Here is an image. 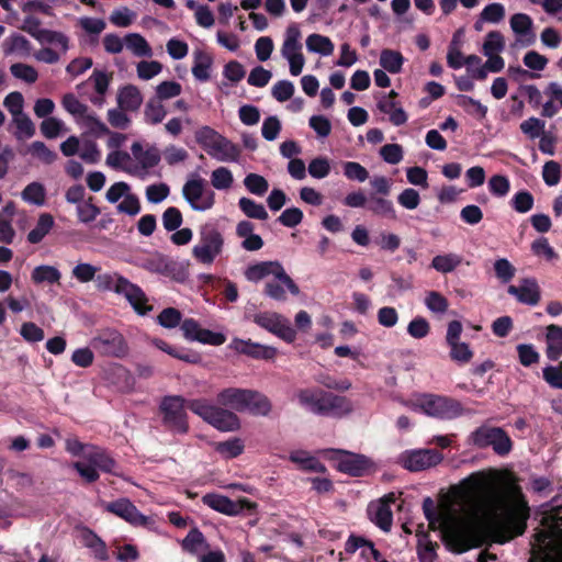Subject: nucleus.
Segmentation results:
<instances>
[{
  "label": "nucleus",
  "mask_w": 562,
  "mask_h": 562,
  "mask_svg": "<svg viewBox=\"0 0 562 562\" xmlns=\"http://www.w3.org/2000/svg\"><path fill=\"white\" fill-rule=\"evenodd\" d=\"M477 488L484 490V506L491 513L496 525L503 529L509 538L521 536L527 528L530 517V508L521 488L512 484L507 488L508 501L504 502L501 493L485 482H477Z\"/></svg>",
  "instance_id": "f257e3e1"
},
{
  "label": "nucleus",
  "mask_w": 562,
  "mask_h": 562,
  "mask_svg": "<svg viewBox=\"0 0 562 562\" xmlns=\"http://www.w3.org/2000/svg\"><path fill=\"white\" fill-rule=\"evenodd\" d=\"M438 529L442 532L443 542L452 552L463 553L481 544L480 530L470 519L446 513Z\"/></svg>",
  "instance_id": "f03ea898"
},
{
  "label": "nucleus",
  "mask_w": 562,
  "mask_h": 562,
  "mask_svg": "<svg viewBox=\"0 0 562 562\" xmlns=\"http://www.w3.org/2000/svg\"><path fill=\"white\" fill-rule=\"evenodd\" d=\"M544 529L535 535L539 552L548 562H562V508L558 507L542 517Z\"/></svg>",
  "instance_id": "7ed1b4c3"
},
{
  "label": "nucleus",
  "mask_w": 562,
  "mask_h": 562,
  "mask_svg": "<svg viewBox=\"0 0 562 562\" xmlns=\"http://www.w3.org/2000/svg\"><path fill=\"white\" fill-rule=\"evenodd\" d=\"M181 317L180 311L167 307L160 312L157 319L158 324L165 328H175L181 324V330L188 340H196L212 346H221L225 342L226 338L223 334L201 328L193 318H187L181 323Z\"/></svg>",
  "instance_id": "20e7f679"
},
{
  "label": "nucleus",
  "mask_w": 562,
  "mask_h": 562,
  "mask_svg": "<svg viewBox=\"0 0 562 562\" xmlns=\"http://www.w3.org/2000/svg\"><path fill=\"white\" fill-rule=\"evenodd\" d=\"M187 406L221 431H235L240 428V420L234 412L221 405H213L205 398L189 400Z\"/></svg>",
  "instance_id": "39448f33"
},
{
  "label": "nucleus",
  "mask_w": 562,
  "mask_h": 562,
  "mask_svg": "<svg viewBox=\"0 0 562 562\" xmlns=\"http://www.w3.org/2000/svg\"><path fill=\"white\" fill-rule=\"evenodd\" d=\"M97 281L100 290H114L117 294L124 295L138 314L145 315L153 310L151 306L146 305L147 297L144 291L126 278L102 274L98 276Z\"/></svg>",
  "instance_id": "423d86ee"
},
{
  "label": "nucleus",
  "mask_w": 562,
  "mask_h": 562,
  "mask_svg": "<svg viewBox=\"0 0 562 562\" xmlns=\"http://www.w3.org/2000/svg\"><path fill=\"white\" fill-rule=\"evenodd\" d=\"M187 401L180 395L165 396L160 403V412L162 413V423L171 431L186 434L189 430L187 422L186 407Z\"/></svg>",
  "instance_id": "0eeeda50"
},
{
  "label": "nucleus",
  "mask_w": 562,
  "mask_h": 562,
  "mask_svg": "<svg viewBox=\"0 0 562 562\" xmlns=\"http://www.w3.org/2000/svg\"><path fill=\"white\" fill-rule=\"evenodd\" d=\"M224 238L213 226L205 225L200 231V241L192 249L194 258L204 265H211L222 252Z\"/></svg>",
  "instance_id": "6e6552de"
},
{
  "label": "nucleus",
  "mask_w": 562,
  "mask_h": 562,
  "mask_svg": "<svg viewBox=\"0 0 562 562\" xmlns=\"http://www.w3.org/2000/svg\"><path fill=\"white\" fill-rule=\"evenodd\" d=\"M408 406L414 411L420 409L429 416L447 419L454 418L462 412L458 401L435 395H426L418 403H411Z\"/></svg>",
  "instance_id": "1a4fd4ad"
},
{
  "label": "nucleus",
  "mask_w": 562,
  "mask_h": 562,
  "mask_svg": "<svg viewBox=\"0 0 562 562\" xmlns=\"http://www.w3.org/2000/svg\"><path fill=\"white\" fill-rule=\"evenodd\" d=\"M259 327L277 335L286 342L294 341L296 333L291 326L289 319L276 312H260L254 315H247Z\"/></svg>",
  "instance_id": "9d476101"
},
{
  "label": "nucleus",
  "mask_w": 562,
  "mask_h": 562,
  "mask_svg": "<svg viewBox=\"0 0 562 562\" xmlns=\"http://www.w3.org/2000/svg\"><path fill=\"white\" fill-rule=\"evenodd\" d=\"M472 442L479 448L492 446L499 456L507 454L512 449V440L499 427L481 426L472 432Z\"/></svg>",
  "instance_id": "9b49d317"
},
{
  "label": "nucleus",
  "mask_w": 562,
  "mask_h": 562,
  "mask_svg": "<svg viewBox=\"0 0 562 562\" xmlns=\"http://www.w3.org/2000/svg\"><path fill=\"white\" fill-rule=\"evenodd\" d=\"M91 347L102 356L122 358L127 351V344L117 330L106 328L91 339Z\"/></svg>",
  "instance_id": "f8f14e48"
},
{
  "label": "nucleus",
  "mask_w": 562,
  "mask_h": 562,
  "mask_svg": "<svg viewBox=\"0 0 562 562\" xmlns=\"http://www.w3.org/2000/svg\"><path fill=\"white\" fill-rule=\"evenodd\" d=\"M273 274L282 284H284L291 294L299 295L300 289L295 282L286 274L283 267L278 261H263L249 266L245 276L249 281H259L265 277Z\"/></svg>",
  "instance_id": "ddd939ff"
},
{
  "label": "nucleus",
  "mask_w": 562,
  "mask_h": 562,
  "mask_svg": "<svg viewBox=\"0 0 562 562\" xmlns=\"http://www.w3.org/2000/svg\"><path fill=\"white\" fill-rule=\"evenodd\" d=\"M204 179L193 178L189 179L182 188L183 198L194 211H206L214 205L215 194L206 189Z\"/></svg>",
  "instance_id": "4468645a"
},
{
  "label": "nucleus",
  "mask_w": 562,
  "mask_h": 562,
  "mask_svg": "<svg viewBox=\"0 0 562 562\" xmlns=\"http://www.w3.org/2000/svg\"><path fill=\"white\" fill-rule=\"evenodd\" d=\"M443 460V454L436 449L412 450L401 456V463L412 472L436 467Z\"/></svg>",
  "instance_id": "2eb2a0df"
},
{
  "label": "nucleus",
  "mask_w": 562,
  "mask_h": 562,
  "mask_svg": "<svg viewBox=\"0 0 562 562\" xmlns=\"http://www.w3.org/2000/svg\"><path fill=\"white\" fill-rule=\"evenodd\" d=\"M202 502L204 505L211 507L212 509L228 516L238 515L244 509L254 510L257 507L256 503H252L247 498H241L237 502H234L227 496L215 493L205 494L202 497Z\"/></svg>",
  "instance_id": "dca6fc26"
},
{
  "label": "nucleus",
  "mask_w": 562,
  "mask_h": 562,
  "mask_svg": "<svg viewBox=\"0 0 562 562\" xmlns=\"http://www.w3.org/2000/svg\"><path fill=\"white\" fill-rule=\"evenodd\" d=\"M336 456L337 470L351 476H362L371 467V461L363 454L346 450H331Z\"/></svg>",
  "instance_id": "f3484780"
},
{
  "label": "nucleus",
  "mask_w": 562,
  "mask_h": 562,
  "mask_svg": "<svg viewBox=\"0 0 562 562\" xmlns=\"http://www.w3.org/2000/svg\"><path fill=\"white\" fill-rule=\"evenodd\" d=\"M352 411L353 405L346 396L323 391L321 406L318 407L319 416L341 418L350 414Z\"/></svg>",
  "instance_id": "a211bd4d"
},
{
  "label": "nucleus",
  "mask_w": 562,
  "mask_h": 562,
  "mask_svg": "<svg viewBox=\"0 0 562 562\" xmlns=\"http://www.w3.org/2000/svg\"><path fill=\"white\" fill-rule=\"evenodd\" d=\"M105 509L133 525L145 526L148 521V518L142 515L128 498L108 503Z\"/></svg>",
  "instance_id": "6ab92c4d"
},
{
  "label": "nucleus",
  "mask_w": 562,
  "mask_h": 562,
  "mask_svg": "<svg viewBox=\"0 0 562 562\" xmlns=\"http://www.w3.org/2000/svg\"><path fill=\"white\" fill-rule=\"evenodd\" d=\"M507 291L516 296L520 303L527 305L538 304L541 297L540 288L533 278H525L519 285H509Z\"/></svg>",
  "instance_id": "aec40b11"
},
{
  "label": "nucleus",
  "mask_w": 562,
  "mask_h": 562,
  "mask_svg": "<svg viewBox=\"0 0 562 562\" xmlns=\"http://www.w3.org/2000/svg\"><path fill=\"white\" fill-rule=\"evenodd\" d=\"M138 267L151 272L166 277L173 276L177 270V263L170 260L161 252L155 251L143 258Z\"/></svg>",
  "instance_id": "412c9836"
},
{
  "label": "nucleus",
  "mask_w": 562,
  "mask_h": 562,
  "mask_svg": "<svg viewBox=\"0 0 562 562\" xmlns=\"http://www.w3.org/2000/svg\"><path fill=\"white\" fill-rule=\"evenodd\" d=\"M248 393V389L228 387L217 394L216 401L218 405L227 407L232 412H245Z\"/></svg>",
  "instance_id": "4be33fe9"
},
{
  "label": "nucleus",
  "mask_w": 562,
  "mask_h": 562,
  "mask_svg": "<svg viewBox=\"0 0 562 562\" xmlns=\"http://www.w3.org/2000/svg\"><path fill=\"white\" fill-rule=\"evenodd\" d=\"M207 154L218 161H237L240 149L225 136L221 135L209 149Z\"/></svg>",
  "instance_id": "5701e85b"
},
{
  "label": "nucleus",
  "mask_w": 562,
  "mask_h": 562,
  "mask_svg": "<svg viewBox=\"0 0 562 562\" xmlns=\"http://www.w3.org/2000/svg\"><path fill=\"white\" fill-rule=\"evenodd\" d=\"M85 460L92 463L97 470L99 469L105 473L120 476V473L115 470L116 462L100 447L92 446L89 448L85 454Z\"/></svg>",
  "instance_id": "b1692460"
},
{
  "label": "nucleus",
  "mask_w": 562,
  "mask_h": 562,
  "mask_svg": "<svg viewBox=\"0 0 562 562\" xmlns=\"http://www.w3.org/2000/svg\"><path fill=\"white\" fill-rule=\"evenodd\" d=\"M234 344L238 352L255 359L270 360L273 359L277 355V349L274 347L260 345L250 340L246 341L238 339L235 340Z\"/></svg>",
  "instance_id": "393cba45"
},
{
  "label": "nucleus",
  "mask_w": 562,
  "mask_h": 562,
  "mask_svg": "<svg viewBox=\"0 0 562 562\" xmlns=\"http://www.w3.org/2000/svg\"><path fill=\"white\" fill-rule=\"evenodd\" d=\"M116 102L122 109L136 112L143 103V95L136 86L127 85L120 89Z\"/></svg>",
  "instance_id": "a878e982"
},
{
  "label": "nucleus",
  "mask_w": 562,
  "mask_h": 562,
  "mask_svg": "<svg viewBox=\"0 0 562 562\" xmlns=\"http://www.w3.org/2000/svg\"><path fill=\"white\" fill-rule=\"evenodd\" d=\"M371 520L383 531H390L393 521L392 510L386 502H379L369 506Z\"/></svg>",
  "instance_id": "bb28decb"
},
{
  "label": "nucleus",
  "mask_w": 562,
  "mask_h": 562,
  "mask_svg": "<svg viewBox=\"0 0 562 562\" xmlns=\"http://www.w3.org/2000/svg\"><path fill=\"white\" fill-rule=\"evenodd\" d=\"M547 357L557 361L562 356V327L559 325H549L547 327Z\"/></svg>",
  "instance_id": "cd10ccee"
},
{
  "label": "nucleus",
  "mask_w": 562,
  "mask_h": 562,
  "mask_svg": "<svg viewBox=\"0 0 562 562\" xmlns=\"http://www.w3.org/2000/svg\"><path fill=\"white\" fill-rule=\"evenodd\" d=\"M272 405L270 400L258 391L249 390L246 398L245 411L252 415L267 416L271 412Z\"/></svg>",
  "instance_id": "c85d7f7f"
},
{
  "label": "nucleus",
  "mask_w": 562,
  "mask_h": 562,
  "mask_svg": "<svg viewBox=\"0 0 562 562\" xmlns=\"http://www.w3.org/2000/svg\"><path fill=\"white\" fill-rule=\"evenodd\" d=\"M81 540L87 548L92 550L98 560L106 561L109 559L105 542L91 529L86 527L81 529Z\"/></svg>",
  "instance_id": "c756f323"
},
{
  "label": "nucleus",
  "mask_w": 562,
  "mask_h": 562,
  "mask_svg": "<svg viewBox=\"0 0 562 562\" xmlns=\"http://www.w3.org/2000/svg\"><path fill=\"white\" fill-rule=\"evenodd\" d=\"M137 161L139 162V166L135 167L133 170L130 169L128 172L144 178L147 175L148 169L154 168L159 164L160 153L156 147H150L145 150Z\"/></svg>",
  "instance_id": "7c9ffc66"
},
{
  "label": "nucleus",
  "mask_w": 562,
  "mask_h": 562,
  "mask_svg": "<svg viewBox=\"0 0 562 562\" xmlns=\"http://www.w3.org/2000/svg\"><path fill=\"white\" fill-rule=\"evenodd\" d=\"M124 43L127 49H130L137 57H151L153 49L145 40L138 33H130L124 37Z\"/></svg>",
  "instance_id": "2f4dec72"
},
{
  "label": "nucleus",
  "mask_w": 562,
  "mask_h": 562,
  "mask_svg": "<svg viewBox=\"0 0 562 562\" xmlns=\"http://www.w3.org/2000/svg\"><path fill=\"white\" fill-rule=\"evenodd\" d=\"M54 226V217L48 213L40 215L36 226L27 234V241L38 244Z\"/></svg>",
  "instance_id": "473e14b6"
},
{
  "label": "nucleus",
  "mask_w": 562,
  "mask_h": 562,
  "mask_svg": "<svg viewBox=\"0 0 562 562\" xmlns=\"http://www.w3.org/2000/svg\"><path fill=\"white\" fill-rule=\"evenodd\" d=\"M61 104L67 112L75 116L78 124L90 113L88 105L80 102L72 93L65 94Z\"/></svg>",
  "instance_id": "72a5a7b5"
},
{
  "label": "nucleus",
  "mask_w": 562,
  "mask_h": 562,
  "mask_svg": "<svg viewBox=\"0 0 562 562\" xmlns=\"http://www.w3.org/2000/svg\"><path fill=\"white\" fill-rule=\"evenodd\" d=\"M403 64L404 57L400 52L389 48L382 49L380 54V65L384 70L391 74H398L402 70Z\"/></svg>",
  "instance_id": "f704fd0d"
},
{
  "label": "nucleus",
  "mask_w": 562,
  "mask_h": 562,
  "mask_svg": "<svg viewBox=\"0 0 562 562\" xmlns=\"http://www.w3.org/2000/svg\"><path fill=\"white\" fill-rule=\"evenodd\" d=\"M212 57L202 52H194V65L192 67V74L199 81H206L210 79V68L212 66Z\"/></svg>",
  "instance_id": "c9c22d12"
},
{
  "label": "nucleus",
  "mask_w": 562,
  "mask_h": 562,
  "mask_svg": "<svg viewBox=\"0 0 562 562\" xmlns=\"http://www.w3.org/2000/svg\"><path fill=\"white\" fill-rule=\"evenodd\" d=\"M462 262L461 256L450 252L437 255L432 258L430 267L441 273L452 272Z\"/></svg>",
  "instance_id": "e433bc0d"
},
{
  "label": "nucleus",
  "mask_w": 562,
  "mask_h": 562,
  "mask_svg": "<svg viewBox=\"0 0 562 562\" xmlns=\"http://www.w3.org/2000/svg\"><path fill=\"white\" fill-rule=\"evenodd\" d=\"M323 390L303 389L299 390L296 397L299 403L307 407L312 413L318 415V407L321 406V397Z\"/></svg>",
  "instance_id": "4c0bfd02"
},
{
  "label": "nucleus",
  "mask_w": 562,
  "mask_h": 562,
  "mask_svg": "<svg viewBox=\"0 0 562 562\" xmlns=\"http://www.w3.org/2000/svg\"><path fill=\"white\" fill-rule=\"evenodd\" d=\"M182 548L188 552L199 553L209 549V544L203 533L198 528H193L182 540Z\"/></svg>",
  "instance_id": "58836bf2"
},
{
  "label": "nucleus",
  "mask_w": 562,
  "mask_h": 562,
  "mask_svg": "<svg viewBox=\"0 0 562 562\" xmlns=\"http://www.w3.org/2000/svg\"><path fill=\"white\" fill-rule=\"evenodd\" d=\"M306 47L310 52L318 53L328 56L334 52V44L331 41L319 34H311L306 38Z\"/></svg>",
  "instance_id": "ea45409f"
},
{
  "label": "nucleus",
  "mask_w": 562,
  "mask_h": 562,
  "mask_svg": "<svg viewBox=\"0 0 562 562\" xmlns=\"http://www.w3.org/2000/svg\"><path fill=\"white\" fill-rule=\"evenodd\" d=\"M166 114V109L161 104V100H159L157 97L150 99L145 105L144 116L146 122L150 124H158L162 122Z\"/></svg>",
  "instance_id": "a19ab883"
},
{
  "label": "nucleus",
  "mask_w": 562,
  "mask_h": 562,
  "mask_svg": "<svg viewBox=\"0 0 562 562\" xmlns=\"http://www.w3.org/2000/svg\"><path fill=\"white\" fill-rule=\"evenodd\" d=\"M290 460L294 463H297L302 467V469L323 473L326 471V468L323 463H321L316 458L310 457L304 451H296L291 453Z\"/></svg>",
  "instance_id": "79ce46f5"
},
{
  "label": "nucleus",
  "mask_w": 562,
  "mask_h": 562,
  "mask_svg": "<svg viewBox=\"0 0 562 562\" xmlns=\"http://www.w3.org/2000/svg\"><path fill=\"white\" fill-rule=\"evenodd\" d=\"M214 447L215 450L226 459L236 458L244 451V442L239 438L216 442Z\"/></svg>",
  "instance_id": "37998d69"
},
{
  "label": "nucleus",
  "mask_w": 562,
  "mask_h": 562,
  "mask_svg": "<svg viewBox=\"0 0 562 562\" xmlns=\"http://www.w3.org/2000/svg\"><path fill=\"white\" fill-rule=\"evenodd\" d=\"M31 50V44L26 37L20 34H13L3 43V52L5 55L13 53L29 54Z\"/></svg>",
  "instance_id": "c03bdc74"
},
{
  "label": "nucleus",
  "mask_w": 562,
  "mask_h": 562,
  "mask_svg": "<svg viewBox=\"0 0 562 562\" xmlns=\"http://www.w3.org/2000/svg\"><path fill=\"white\" fill-rule=\"evenodd\" d=\"M13 123L16 126L14 133L16 139L31 138L35 135V125L26 113L14 116Z\"/></svg>",
  "instance_id": "a18cd8bd"
},
{
  "label": "nucleus",
  "mask_w": 562,
  "mask_h": 562,
  "mask_svg": "<svg viewBox=\"0 0 562 562\" xmlns=\"http://www.w3.org/2000/svg\"><path fill=\"white\" fill-rule=\"evenodd\" d=\"M238 205L244 214L250 218L267 220L268 212L262 204L256 203L254 200L248 198L239 199Z\"/></svg>",
  "instance_id": "49530a36"
},
{
  "label": "nucleus",
  "mask_w": 562,
  "mask_h": 562,
  "mask_svg": "<svg viewBox=\"0 0 562 562\" xmlns=\"http://www.w3.org/2000/svg\"><path fill=\"white\" fill-rule=\"evenodd\" d=\"M41 133L48 139L58 137L60 134L67 132L63 121L57 117H46L40 125Z\"/></svg>",
  "instance_id": "de8ad7c7"
},
{
  "label": "nucleus",
  "mask_w": 562,
  "mask_h": 562,
  "mask_svg": "<svg viewBox=\"0 0 562 562\" xmlns=\"http://www.w3.org/2000/svg\"><path fill=\"white\" fill-rule=\"evenodd\" d=\"M448 346L450 348V358L454 362L463 364L470 362L473 358V352L467 342L456 341L448 344Z\"/></svg>",
  "instance_id": "09e8293b"
},
{
  "label": "nucleus",
  "mask_w": 562,
  "mask_h": 562,
  "mask_svg": "<svg viewBox=\"0 0 562 562\" xmlns=\"http://www.w3.org/2000/svg\"><path fill=\"white\" fill-rule=\"evenodd\" d=\"M27 151L46 165L53 164L57 158V154L41 140L33 142L29 146Z\"/></svg>",
  "instance_id": "8fccbe9b"
},
{
  "label": "nucleus",
  "mask_w": 562,
  "mask_h": 562,
  "mask_svg": "<svg viewBox=\"0 0 562 562\" xmlns=\"http://www.w3.org/2000/svg\"><path fill=\"white\" fill-rule=\"evenodd\" d=\"M80 125L86 127L88 133L94 137L111 134L110 128L94 113H89Z\"/></svg>",
  "instance_id": "3c124183"
},
{
  "label": "nucleus",
  "mask_w": 562,
  "mask_h": 562,
  "mask_svg": "<svg viewBox=\"0 0 562 562\" xmlns=\"http://www.w3.org/2000/svg\"><path fill=\"white\" fill-rule=\"evenodd\" d=\"M22 198L24 201L41 206L45 203V188L40 182H32L22 191Z\"/></svg>",
  "instance_id": "603ef678"
},
{
  "label": "nucleus",
  "mask_w": 562,
  "mask_h": 562,
  "mask_svg": "<svg viewBox=\"0 0 562 562\" xmlns=\"http://www.w3.org/2000/svg\"><path fill=\"white\" fill-rule=\"evenodd\" d=\"M425 305L435 314H445L448 311V300L437 291H430L426 294Z\"/></svg>",
  "instance_id": "864d4df0"
},
{
  "label": "nucleus",
  "mask_w": 562,
  "mask_h": 562,
  "mask_svg": "<svg viewBox=\"0 0 562 562\" xmlns=\"http://www.w3.org/2000/svg\"><path fill=\"white\" fill-rule=\"evenodd\" d=\"M60 279L59 271L52 266H38L32 272V280L35 283H55Z\"/></svg>",
  "instance_id": "5fc2aeb1"
},
{
  "label": "nucleus",
  "mask_w": 562,
  "mask_h": 562,
  "mask_svg": "<svg viewBox=\"0 0 562 562\" xmlns=\"http://www.w3.org/2000/svg\"><path fill=\"white\" fill-rule=\"evenodd\" d=\"M367 547L370 551V554L375 561H381V553L379 550L374 548V544L366 540L364 538L357 537V536H350L346 543V551L348 553L356 552L359 548Z\"/></svg>",
  "instance_id": "6e6d98bb"
},
{
  "label": "nucleus",
  "mask_w": 562,
  "mask_h": 562,
  "mask_svg": "<svg viewBox=\"0 0 562 562\" xmlns=\"http://www.w3.org/2000/svg\"><path fill=\"white\" fill-rule=\"evenodd\" d=\"M368 209L374 214L395 218V211L391 201L372 195Z\"/></svg>",
  "instance_id": "4d7b16f0"
},
{
  "label": "nucleus",
  "mask_w": 562,
  "mask_h": 562,
  "mask_svg": "<svg viewBox=\"0 0 562 562\" xmlns=\"http://www.w3.org/2000/svg\"><path fill=\"white\" fill-rule=\"evenodd\" d=\"M128 112L117 105L115 109L108 111V122L114 128L126 130L131 125V117L126 114Z\"/></svg>",
  "instance_id": "13d9d810"
},
{
  "label": "nucleus",
  "mask_w": 562,
  "mask_h": 562,
  "mask_svg": "<svg viewBox=\"0 0 562 562\" xmlns=\"http://www.w3.org/2000/svg\"><path fill=\"white\" fill-rule=\"evenodd\" d=\"M510 27L517 35L525 36L531 33L532 20L525 13H516L510 18Z\"/></svg>",
  "instance_id": "bf43d9fd"
},
{
  "label": "nucleus",
  "mask_w": 562,
  "mask_h": 562,
  "mask_svg": "<svg viewBox=\"0 0 562 562\" xmlns=\"http://www.w3.org/2000/svg\"><path fill=\"white\" fill-rule=\"evenodd\" d=\"M423 510H424L426 519L429 522V527L432 530H436L440 527L441 519H442L443 515L447 513V512H443V513L438 514L436 512L435 502L430 497H426L424 499Z\"/></svg>",
  "instance_id": "052dcab7"
},
{
  "label": "nucleus",
  "mask_w": 562,
  "mask_h": 562,
  "mask_svg": "<svg viewBox=\"0 0 562 562\" xmlns=\"http://www.w3.org/2000/svg\"><path fill=\"white\" fill-rule=\"evenodd\" d=\"M10 71L12 76H14L18 79L24 80L27 83H34L38 77L37 71L34 67L22 63L11 65Z\"/></svg>",
  "instance_id": "680f3d73"
},
{
  "label": "nucleus",
  "mask_w": 562,
  "mask_h": 562,
  "mask_svg": "<svg viewBox=\"0 0 562 562\" xmlns=\"http://www.w3.org/2000/svg\"><path fill=\"white\" fill-rule=\"evenodd\" d=\"M505 42L503 35L498 31H491L485 38L483 44V54L492 55L499 53L504 49Z\"/></svg>",
  "instance_id": "e2e57ef3"
},
{
  "label": "nucleus",
  "mask_w": 562,
  "mask_h": 562,
  "mask_svg": "<svg viewBox=\"0 0 562 562\" xmlns=\"http://www.w3.org/2000/svg\"><path fill=\"white\" fill-rule=\"evenodd\" d=\"M211 183L217 190L228 189L233 183V175L227 168L220 167L212 172Z\"/></svg>",
  "instance_id": "0e129e2a"
},
{
  "label": "nucleus",
  "mask_w": 562,
  "mask_h": 562,
  "mask_svg": "<svg viewBox=\"0 0 562 562\" xmlns=\"http://www.w3.org/2000/svg\"><path fill=\"white\" fill-rule=\"evenodd\" d=\"M244 184L251 193L257 195L265 194L269 188L268 181L257 173L247 175Z\"/></svg>",
  "instance_id": "69168bd1"
},
{
  "label": "nucleus",
  "mask_w": 562,
  "mask_h": 562,
  "mask_svg": "<svg viewBox=\"0 0 562 562\" xmlns=\"http://www.w3.org/2000/svg\"><path fill=\"white\" fill-rule=\"evenodd\" d=\"M162 70V65L157 60H142L136 66L138 78L149 80Z\"/></svg>",
  "instance_id": "338daca9"
},
{
  "label": "nucleus",
  "mask_w": 562,
  "mask_h": 562,
  "mask_svg": "<svg viewBox=\"0 0 562 562\" xmlns=\"http://www.w3.org/2000/svg\"><path fill=\"white\" fill-rule=\"evenodd\" d=\"M220 137L221 134L210 126H202L195 132L196 143L206 151Z\"/></svg>",
  "instance_id": "774afa93"
}]
</instances>
